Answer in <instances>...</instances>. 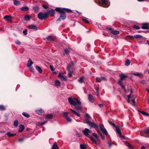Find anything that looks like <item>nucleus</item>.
Returning <instances> with one entry per match:
<instances>
[{
	"mask_svg": "<svg viewBox=\"0 0 149 149\" xmlns=\"http://www.w3.org/2000/svg\"><path fill=\"white\" fill-rule=\"evenodd\" d=\"M56 11L59 12L60 15L57 20V21L60 22L61 20H64L66 17V14L64 11L61 9V8H56L55 9Z\"/></svg>",
	"mask_w": 149,
	"mask_h": 149,
	"instance_id": "f257e3e1",
	"label": "nucleus"
},
{
	"mask_svg": "<svg viewBox=\"0 0 149 149\" xmlns=\"http://www.w3.org/2000/svg\"><path fill=\"white\" fill-rule=\"evenodd\" d=\"M68 100L69 103L73 106H76L77 104L80 105L81 104V102L75 97H69Z\"/></svg>",
	"mask_w": 149,
	"mask_h": 149,
	"instance_id": "f03ea898",
	"label": "nucleus"
},
{
	"mask_svg": "<svg viewBox=\"0 0 149 149\" xmlns=\"http://www.w3.org/2000/svg\"><path fill=\"white\" fill-rule=\"evenodd\" d=\"M119 76L120 77V79L118 82V84L122 87V88H123L125 92H126V91L125 89V87L123 85V80H124L126 77H127V76L122 74H120Z\"/></svg>",
	"mask_w": 149,
	"mask_h": 149,
	"instance_id": "7ed1b4c3",
	"label": "nucleus"
},
{
	"mask_svg": "<svg viewBox=\"0 0 149 149\" xmlns=\"http://www.w3.org/2000/svg\"><path fill=\"white\" fill-rule=\"evenodd\" d=\"M99 5L104 7H107L109 6V4L107 0H100L98 1Z\"/></svg>",
	"mask_w": 149,
	"mask_h": 149,
	"instance_id": "20e7f679",
	"label": "nucleus"
},
{
	"mask_svg": "<svg viewBox=\"0 0 149 149\" xmlns=\"http://www.w3.org/2000/svg\"><path fill=\"white\" fill-rule=\"evenodd\" d=\"M87 124L91 128H94L95 129L97 132H100L99 129V126L98 125L96 124L94 122L91 121Z\"/></svg>",
	"mask_w": 149,
	"mask_h": 149,
	"instance_id": "39448f33",
	"label": "nucleus"
},
{
	"mask_svg": "<svg viewBox=\"0 0 149 149\" xmlns=\"http://www.w3.org/2000/svg\"><path fill=\"white\" fill-rule=\"evenodd\" d=\"M111 125L116 128V131L119 135L120 137L123 139H124V136L122 135L119 126H116L115 124L113 123Z\"/></svg>",
	"mask_w": 149,
	"mask_h": 149,
	"instance_id": "423d86ee",
	"label": "nucleus"
},
{
	"mask_svg": "<svg viewBox=\"0 0 149 149\" xmlns=\"http://www.w3.org/2000/svg\"><path fill=\"white\" fill-rule=\"evenodd\" d=\"M38 17L40 19H45L48 17L47 14L46 12L43 13L40 12L38 14Z\"/></svg>",
	"mask_w": 149,
	"mask_h": 149,
	"instance_id": "0eeeda50",
	"label": "nucleus"
},
{
	"mask_svg": "<svg viewBox=\"0 0 149 149\" xmlns=\"http://www.w3.org/2000/svg\"><path fill=\"white\" fill-rule=\"evenodd\" d=\"M99 127L101 131L103 133V134L106 135H107L108 134V132L104 128V125L102 124H100Z\"/></svg>",
	"mask_w": 149,
	"mask_h": 149,
	"instance_id": "6e6552de",
	"label": "nucleus"
},
{
	"mask_svg": "<svg viewBox=\"0 0 149 149\" xmlns=\"http://www.w3.org/2000/svg\"><path fill=\"white\" fill-rule=\"evenodd\" d=\"M107 80V78L105 77H97L96 78V81L98 82H100L102 81H106Z\"/></svg>",
	"mask_w": 149,
	"mask_h": 149,
	"instance_id": "1a4fd4ad",
	"label": "nucleus"
},
{
	"mask_svg": "<svg viewBox=\"0 0 149 149\" xmlns=\"http://www.w3.org/2000/svg\"><path fill=\"white\" fill-rule=\"evenodd\" d=\"M86 117L84 120V123L86 124H88L90 121H89L90 119L91 118V117L88 113L85 114Z\"/></svg>",
	"mask_w": 149,
	"mask_h": 149,
	"instance_id": "9d476101",
	"label": "nucleus"
},
{
	"mask_svg": "<svg viewBox=\"0 0 149 149\" xmlns=\"http://www.w3.org/2000/svg\"><path fill=\"white\" fill-rule=\"evenodd\" d=\"M55 10H54L53 9H52L51 10H48L46 12L47 14V16H48L49 15H50L51 16H53L55 13Z\"/></svg>",
	"mask_w": 149,
	"mask_h": 149,
	"instance_id": "9b49d317",
	"label": "nucleus"
},
{
	"mask_svg": "<svg viewBox=\"0 0 149 149\" xmlns=\"http://www.w3.org/2000/svg\"><path fill=\"white\" fill-rule=\"evenodd\" d=\"M131 75H135L141 78H142L143 77V75L142 73L138 72H137L136 73H131Z\"/></svg>",
	"mask_w": 149,
	"mask_h": 149,
	"instance_id": "f8f14e48",
	"label": "nucleus"
},
{
	"mask_svg": "<svg viewBox=\"0 0 149 149\" xmlns=\"http://www.w3.org/2000/svg\"><path fill=\"white\" fill-rule=\"evenodd\" d=\"M3 18L6 20L8 22H11L12 19V17L10 15H6Z\"/></svg>",
	"mask_w": 149,
	"mask_h": 149,
	"instance_id": "ddd939ff",
	"label": "nucleus"
},
{
	"mask_svg": "<svg viewBox=\"0 0 149 149\" xmlns=\"http://www.w3.org/2000/svg\"><path fill=\"white\" fill-rule=\"evenodd\" d=\"M28 28L30 29H34L35 30H37V27L36 25H34L33 24H31L28 26Z\"/></svg>",
	"mask_w": 149,
	"mask_h": 149,
	"instance_id": "4468645a",
	"label": "nucleus"
},
{
	"mask_svg": "<svg viewBox=\"0 0 149 149\" xmlns=\"http://www.w3.org/2000/svg\"><path fill=\"white\" fill-rule=\"evenodd\" d=\"M82 132L86 136L88 137L90 139L91 138V137H92V136H90L89 134L88 131L86 130V128L84 130L82 131Z\"/></svg>",
	"mask_w": 149,
	"mask_h": 149,
	"instance_id": "2eb2a0df",
	"label": "nucleus"
},
{
	"mask_svg": "<svg viewBox=\"0 0 149 149\" xmlns=\"http://www.w3.org/2000/svg\"><path fill=\"white\" fill-rule=\"evenodd\" d=\"M88 99L89 101L92 103H93L94 102V98L91 94L88 95Z\"/></svg>",
	"mask_w": 149,
	"mask_h": 149,
	"instance_id": "dca6fc26",
	"label": "nucleus"
},
{
	"mask_svg": "<svg viewBox=\"0 0 149 149\" xmlns=\"http://www.w3.org/2000/svg\"><path fill=\"white\" fill-rule=\"evenodd\" d=\"M58 76L61 80L65 81L66 80V77L60 73H59Z\"/></svg>",
	"mask_w": 149,
	"mask_h": 149,
	"instance_id": "f3484780",
	"label": "nucleus"
},
{
	"mask_svg": "<svg viewBox=\"0 0 149 149\" xmlns=\"http://www.w3.org/2000/svg\"><path fill=\"white\" fill-rule=\"evenodd\" d=\"M61 9L63 10L64 12H65L68 13H71L72 12V10L69 9L61 8Z\"/></svg>",
	"mask_w": 149,
	"mask_h": 149,
	"instance_id": "a211bd4d",
	"label": "nucleus"
},
{
	"mask_svg": "<svg viewBox=\"0 0 149 149\" xmlns=\"http://www.w3.org/2000/svg\"><path fill=\"white\" fill-rule=\"evenodd\" d=\"M36 112L37 113L40 115H41L42 113H44V110L41 109L36 110Z\"/></svg>",
	"mask_w": 149,
	"mask_h": 149,
	"instance_id": "6ab92c4d",
	"label": "nucleus"
},
{
	"mask_svg": "<svg viewBox=\"0 0 149 149\" xmlns=\"http://www.w3.org/2000/svg\"><path fill=\"white\" fill-rule=\"evenodd\" d=\"M20 9L23 11H25L28 10H29V8L27 6H23L21 7Z\"/></svg>",
	"mask_w": 149,
	"mask_h": 149,
	"instance_id": "aec40b11",
	"label": "nucleus"
},
{
	"mask_svg": "<svg viewBox=\"0 0 149 149\" xmlns=\"http://www.w3.org/2000/svg\"><path fill=\"white\" fill-rule=\"evenodd\" d=\"M46 39L49 41H53L54 40V37L52 36H48L46 38Z\"/></svg>",
	"mask_w": 149,
	"mask_h": 149,
	"instance_id": "412c9836",
	"label": "nucleus"
},
{
	"mask_svg": "<svg viewBox=\"0 0 149 149\" xmlns=\"http://www.w3.org/2000/svg\"><path fill=\"white\" fill-rule=\"evenodd\" d=\"M33 62L31 61V59L29 60L27 63V67H28L31 66V65L33 64Z\"/></svg>",
	"mask_w": 149,
	"mask_h": 149,
	"instance_id": "4be33fe9",
	"label": "nucleus"
},
{
	"mask_svg": "<svg viewBox=\"0 0 149 149\" xmlns=\"http://www.w3.org/2000/svg\"><path fill=\"white\" fill-rule=\"evenodd\" d=\"M84 77L83 76L81 77L78 80V81L80 83H82L84 82Z\"/></svg>",
	"mask_w": 149,
	"mask_h": 149,
	"instance_id": "5701e85b",
	"label": "nucleus"
},
{
	"mask_svg": "<svg viewBox=\"0 0 149 149\" xmlns=\"http://www.w3.org/2000/svg\"><path fill=\"white\" fill-rule=\"evenodd\" d=\"M52 149H58V147L56 143L55 142H54L52 147Z\"/></svg>",
	"mask_w": 149,
	"mask_h": 149,
	"instance_id": "b1692460",
	"label": "nucleus"
},
{
	"mask_svg": "<svg viewBox=\"0 0 149 149\" xmlns=\"http://www.w3.org/2000/svg\"><path fill=\"white\" fill-rule=\"evenodd\" d=\"M24 129V126L23 125H20L19 130V132H22Z\"/></svg>",
	"mask_w": 149,
	"mask_h": 149,
	"instance_id": "393cba45",
	"label": "nucleus"
},
{
	"mask_svg": "<svg viewBox=\"0 0 149 149\" xmlns=\"http://www.w3.org/2000/svg\"><path fill=\"white\" fill-rule=\"evenodd\" d=\"M36 69L39 72L41 73L42 72V70L41 68L38 66H36Z\"/></svg>",
	"mask_w": 149,
	"mask_h": 149,
	"instance_id": "a878e982",
	"label": "nucleus"
},
{
	"mask_svg": "<svg viewBox=\"0 0 149 149\" xmlns=\"http://www.w3.org/2000/svg\"><path fill=\"white\" fill-rule=\"evenodd\" d=\"M53 115L52 114H47L45 116L46 119H51L52 118Z\"/></svg>",
	"mask_w": 149,
	"mask_h": 149,
	"instance_id": "bb28decb",
	"label": "nucleus"
},
{
	"mask_svg": "<svg viewBox=\"0 0 149 149\" xmlns=\"http://www.w3.org/2000/svg\"><path fill=\"white\" fill-rule=\"evenodd\" d=\"M111 33L113 34L116 35L119 34V31L114 30L113 29L111 31Z\"/></svg>",
	"mask_w": 149,
	"mask_h": 149,
	"instance_id": "cd10ccee",
	"label": "nucleus"
},
{
	"mask_svg": "<svg viewBox=\"0 0 149 149\" xmlns=\"http://www.w3.org/2000/svg\"><path fill=\"white\" fill-rule=\"evenodd\" d=\"M30 18L31 17L29 15H26L24 17V19L26 21L30 20Z\"/></svg>",
	"mask_w": 149,
	"mask_h": 149,
	"instance_id": "c85d7f7f",
	"label": "nucleus"
},
{
	"mask_svg": "<svg viewBox=\"0 0 149 149\" xmlns=\"http://www.w3.org/2000/svg\"><path fill=\"white\" fill-rule=\"evenodd\" d=\"M142 28L143 29H149L148 26L147 24H144L142 26Z\"/></svg>",
	"mask_w": 149,
	"mask_h": 149,
	"instance_id": "c756f323",
	"label": "nucleus"
},
{
	"mask_svg": "<svg viewBox=\"0 0 149 149\" xmlns=\"http://www.w3.org/2000/svg\"><path fill=\"white\" fill-rule=\"evenodd\" d=\"M70 110L72 111L75 115H76L78 117L80 116V115L79 114V113L76 112V111H75L73 110H72V109H70Z\"/></svg>",
	"mask_w": 149,
	"mask_h": 149,
	"instance_id": "7c9ffc66",
	"label": "nucleus"
},
{
	"mask_svg": "<svg viewBox=\"0 0 149 149\" xmlns=\"http://www.w3.org/2000/svg\"><path fill=\"white\" fill-rule=\"evenodd\" d=\"M14 4L16 6H19L21 4L20 1L17 0L14 1Z\"/></svg>",
	"mask_w": 149,
	"mask_h": 149,
	"instance_id": "2f4dec72",
	"label": "nucleus"
},
{
	"mask_svg": "<svg viewBox=\"0 0 149 149\" xmlns=\"http://www.w3.org/2000/svg\"><path fill=\"white\" fill-rule=\"evenodd\" d=\"M139 112L141 113L142 114H143V115L146 116H149V114L147 113L146 112L143 111H139Z\"/></svg>",
	"mask_w": 149,
	"mask_h": 149,
	"instance_id": "473e14b6",
	"label": "nucleus"
},
{
	"mask_svg": "<svg viewBox=\"0 0 149 149\" xmlns=\"http://www.w3.org/2000/svg\"><path fill=\"white\" fill-rule=\"evenodd\" d=\"M6 134L9 137H13L15 135V134L11 133L10 132L7 133Z\"/></svg>",
	"mask_w": 149,
	"mask_h": 149,
	"instance_id": "72a5a7b5",
	"label": "nucleus"
},
{
	"mask_svg": "<svg viewBox=\"0 0 149 149\" xmlns=\"http://www.w3.org/2000/svg\"><path fill=\"white\" fill-rule=\"evenodd\" d=\"M22 114L23 116L27 118H29L30 116L29 114L25 112H23Z\"/></svg>",
	"mask_w": 149,
	"mask_h": 149,
	"instance_id": "f704fd0d",
	"label": "nucleus"
},
{
	"mask_svg": "<svg viewBox=\"0 0 149 149\" xmlns=\"http://www.w3.org/2000/svg\"><path fill=\"white\" fill-rule=\"evenodd\" d=\"M82 20L84 22H85L86 23H89V21L88 20V18L85 17H83L82 18Z\"/></svg>",
	"mask_w": 149,
	"mask_h": 149,
	"instance_id": "c9c22d12",
	"label": "nucleus"
},
{
	"mask_svg": "<svg viewBox=\"0 0 149 149\" xmlns=\"http://www.w3.org/2000/svg\"><path fill=\"white\" fill-rule=\"evenodd\" d=\"M18 125V122L17 120H15L13 123V125L15 127H17Z\"/></svg>",
	"mask_w": 149,
	"mask_h": 149,
	"instance_id": "e433bc0d",
	"label": "nucleus"
},
{
	"mask_svg": "<svg viewBox=\"0 0 149 149\" xmlns=\"http://www.w3.org/2000/svg\"><path fill=\"white\" fill-rule=\"evenodd\" d=\"M60 82L59 80H56L55 82V85L56 86H60Z\"/></svg>",
	"mask_w": 149,
	"mask_h": 149,
	"instance_id": "4c0bfd02",
	"label": "nucleus"
},
{
	"mask_svg": "<svg viewBox=\"0 0 149 149\" xmlns=\"http://www.w3.org/2000/svg\"><path fill=\"white\" fill-rule=\"evenodd\" d=\"M80 147L81 149H86V147L84 144H81L80 145Z\"/></svg>",
	"mask_w": 149,
	"mask_h": 149,
	"instance_id": "58836bf2",
	"label": "nucleus"
},
{
	"mask_svg": "<svg viewBox=\"0 0 149 149\" xmlns=\"http://www.w3.org/2000/svg\"><path fill=\"white\" fill-rule=\"evenodd\" d=\"M92 141L94 142L95 144L96 145H97V140L95 139H94L93 137H91V138L90 139Z\"/></svg>",
	"mask_w": 149,
	"mask_h": 149,
	"instance_id": "ea45409f",
	"label": "nucleus"
},
{
	"mask_svg": "<svg viewBox=\"0 0 149 149\" xmlns=\"http://www.w3.org/2000/svg\"><path fill=\"white\" fill-rule=\"evenodd\" d=\"M130 61L129 60H127L125 61V64L126 65L128 66L130 65Z\"/></svg>",
	"mask_w": 149,
	"mask_h": 149,
	"instance_id": "a19ab883",
	"label": "nucleus"
},
{
	"mask_svg": "<svg viewBox=\"0 0 149 149\" xmlns=\"http://www.w3.org/2000/svg\"><path fill=\"white\" fill-rule=\"evenodd\" d=\"M126 142L127 143V145L129 148H130V149H134V148H133L132 146L131 145L128 143L127 142Z\"/></svg>",
	"mask_w": 149,
	"mask_h": 149,
	"instance_id": "79ce46f5",
	"label": "nucleus"
},
{
	"mask_svg": "<svg viewBox=\"0 0 149 149\" xmlns=\"http://www.w3.org/2000/svg\"><path fill=\"white\" fill-rule=\"evenodd\" d=\"M64 51L65 54H68L69 53L70 51L69 49L66 48L64 49Z\"/></svg>",
	"mask_w": 149,
	"mask_h": 149,
	"instance_id": "37998d69",
	"label": "nucleus"
},
{
	"mask_svg": "<svg viewBox=\"0 0 149 149\" xmlns=\"http://www.w3.org/2000/svg\"><path fill=\"white\" fill-rule=\"evenodd\" d=\"M63 116H65V118L68 116V113L67 112H63L62 113Z\"/></svg>",
	"mask_w": 149,
	"mask_h": 149,
	"instance_id": "c03bdc74",
	"label": "nucleus"
},
{
	"mask_svg": "<svg viewBox=\"0 0 149 149\" xmlns=\"http://www.w3.org/2000/svg\"><path fill=\"white\" fill-rule=\"evenodd\" d=\"M134 37L136 38H142L143 37L140 35H138L134 36Z\"/></svg>",
	"mask_w": 149,
	"mask_h": 149,
	"instance_id": "a18cd8bd",
	"label": "nucleus"
},
{
	"mask_svg": "<svg viewBox=\"0 0 149 149\" xmlns=\"http://www.w3.org/2000/svg\"><path fill=\"white\" fill-rule=\"evenodd\" d=\"M95 137L96 139L97 140H98V136H97V134L96 133H93L92 134Z\"/></svg>",
	"mask_w": 149,
	"mask_h": 149,
	"instance_id": "49530a36",
	"label": "nucleus"
},
{
	"mask_svg": "<svg viewBox=\"0 0 149 149\" xmlns=\"http://www.w3.org/2000/svg\"><path fill=\"white\" fill-rule=\"evenodd\" d=\"M6 109L5 107L3 105H0V110L3 111Z\"/></svg>",
	"mask_w": 149,
	"mask_h": 149,
	"instance_id": "de8ad7c7",
	"label": "nucleus"
},
{
	"mask_svg": "<svg viewBox=\"0 0 149 149\" xmlns=\"http://www.w3.org/2000/svg\"><path fill=\"white\" fill-rule=\"evenodd\" d=\"M66 119L67 121L68 122H71L72 119L68 116H67L65 118Z\"/></svg>",
	"mask_w": 149,
	"mask_h": 149,
	"instance_id": "09e8293b",
	"label": "nucleus"
},
{
	"mask_svg": "<svg viewBox=\"0 0 149 149\" xmlns=\"http://www.w3.org/2000/svg\"><path fill=\"white\" fill-rule=\"evenodd\" d=\"M144 131L145 133L149 135V128H148L147 129L145 130Z\"/></svg>",
	"mask_w": 149,
	"mask_h": 149,
	"instance_id": "8fccbe9b",
	"label": "nucleus"
},
{
	"mask_svg": "<svg viewBox=\"0 0 149 149\" xmlns=\"http://www.w3.org/2000/svg\"><path fill=\"white\" fill-rule=\"evenodd\" d=\"M132 27L136 29H140V27L139 26L136 25H133Z\"/></svg>",
	"mask_w": 149,
	"mask_h": 149,
	"instance_id": "3c124183",
	"label": "nucleus"
},
{
	"mask_svg": "<svg viewBox=\"0 0 149 149\" xmlns=\"http://www.w3.org/2000/svg\"><path fill=\"white\" fill-rule=\"evenodd\" d=\"M76 109L79 110H82V107L80 106H76L75 107Z\"/></svg>",
	"mask_w": 149,
	"mask_h": 149,
	"instance_id": "603ef678",
	"label": "nucleus"
},
{
	"mask_svg": "<svg viewBox=\"0 0 149 149\" xmlns=\"http://www.w3.org/2000/svg\"><path fill=\"white\" fill-rule=\"evenodd\" d=\"M29 67V70L31 72H34V70L33 68V67L31 66Z\"/></svg>",
	"mask_w": 149,
	"mask_h": 149,
	"instance_id": "864d4df0",
	"label": "nucleus"
},
{
	"mask_svg": "<svg viewBox=\"0 0 149 149\" xmlns=\"http://www.w3.org/2000/svg\"><path fill=\"white\" fill-rule=\"evenodd\" d=\"M72 72L71 71H69L68 75L69 77H71L72 76Z\"/></svg>",
	"mask_w": 149,
	"mask_h": 149,
	"instance_id": "5fc2aeb1",
	"label": "nucleus"
},
{
	"mask_svg": "<svg viewBox=\"0 0 149 149\" xmlns=\"http://www.w3.org/2000/svg\"><path fill=\"white\" fill-rule=\"evenodd\" d=\"M33 9L35 10H38L39 9V7L38 6H35L33 8Z\"/></svg>",
	"mask_w": 149,
	"mask_h": 149,
	"instance_id": "6e6d98bb",
	"label": "nucleus"
},
{
	"mask_svg": "<svg viewBox=\"0 0 149 149\" xmlns=\"http://www.w3.org/2000/svg\"><path fill=\"white\" fill-rule=\"evenodd\" d=\"M72 67V65H71L70 64H69L68 65V66L67 67V69L68 70H70V69Z\"/></svg>",
	"mask_w": 149,
	"mask_h": 149,
	"instance_id": "4d7b16f0",
	"label": "nucleus"
},
{
	"mask_svg": "<svg viewBox=\"0 0 149 149\" xmlns=\"http://www.w3.org/2000/svg\"><path fill=\"white\" fill-rule=\"evenodd\" d=\"M15 43L18 45H19L21 44V42L17 40H16L15 41Z\"/></svg>",
	"mask_w": 149,
	"mask_h": 149,
	"instance_id": "13d9d810",
	"label": "nucleus"
},
{
	"mask_svg": "<svg viewBox=\"0 0 149 149\" xmlns=\"http://www.w3.org/2000/svg\"><path fill=\"white\" fill-rule=\"evenodd\" d=\"M47 122V120H45V121L41 123L40 124V125L42 126L46 123Z\"/></svg>",
	"mask_w": 149,
	"mask_h": 149,
	"instance_id": "bf43d9fd",
	"label": "nucleus"
},
{
	"mask_svg": "<svg viewBox=\"0 0 149 149\" xmlns=\"http://www.w3.org/2000/svg\"><path fill=\"white\" fill-rule=\"evenodd\" d=\"M49 66L50 69L52 71H53L54 70L53 68V66L52 65H50Z\"/></svg>",
	"mask_w": 149,
	"mask_h": 149,
	"instance_id": "052dcab7",
	"label": "nucleus"
},
{
	"mask_svg": "<svg viewBox=\"0 0 149 149\" xmlns=\"http://www.w3.org/2000/svg\"><path fill=\"white\" fill-rule=\"evenodd\" d=\"M27 30L26 29H25L24 30L23 33L24 34V35L26 36L27 35Z\"/></svg>",
	"mask_w": 149,
	"mask_h": 149,
	"instance_id": "680f3d73",
	"label": "nucleus"
},
{
	"mask_svg": "<svg viewBox=\"0 0 149 149\" xmlns=\"http://www.w3.org/2000/svg\"><path fill=\"white\" fill-rule=\"evenodd\" d=\"M42 7L44 8L45 9H47L48 8V6H46L45 4H43L42 5Z\"/></svg>",
	"mask_w": 149,
	"mask_h": 149,
	"instance_id": "e2e57ef3",
	"label": "nucleus"
},
{
	"mask_svg": "<svg viewBox=\"0 0 149 149\" xmlns=\"http://www.w3.org/2000/svg\"><path fill=\"white\" fill-rule=\"evenodd\" d=\"M127 37L129 38H130V39H133L134 38V37L133 36H130V35H128L127 36Z\"/></svg>",
	"mask_w": 149,
	"mask_h": 149,
	"instance_id": "0e129e2a",
	"label": "nucleus"
},
{
	"mask_svg": "<svg viewBox=\"0 0 149 149\" xmlns=\"http://www.w3.org/2000/svg\"><path fill=\"white\" fill-rule=\"evenodd\" d=\"M86 130H87V131H88V133H89L91 134L92 133V131L91 130L88 129V128H86Z\"/></svg>",
	"mask_w": 149,
	"mask_h": 149,
	"instance_id": "69168bd1",
	"label": "nucleus"
},
{
	"mask_svg": "<svg viewBox=\"0 0 149 149\" xmlns=\"http://www.w3.org/2000/svg\"><path fill=\"white\" fill-rule=\"evenodd\" d=\"M100 134L101 136L102 139L104 140L105 139V137L103 136L101 133H100Z\"/></svg>",
	"mask_w": 149,
	"mask_h": 149,
	"instance_id": "338daca9",
	"label": "nucleus"
},
{
	"mask_svg": "<svg viewBox=\"0 0 149 149\" xmlns=\"http://www.w3.org/2000/svg\"><path fill=\"white\" fill-rule=\"evenodd\" d=\"M108 144H109L110 147H111L112 146V143L110 141L108 142Z\"/></svg>",
	"mask_w": 149,
	"mask_h": 149,
	"instance_id": "774afa93",
	"label": "nucleus"
}]
</instances>
